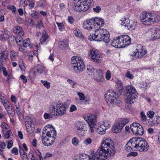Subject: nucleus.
<instances>
[{"label": "nucleus", "instance_id": "obj_7", "mask_svg": "<svg viewBox=\"0 0 160 160\" xmlns=\"http://www.w3.org/2000/svg\"><path fill=\"white\" fill-rule=\"evenodd\" d=\"M125 92L127 94L126 102L128 104H132L134 102L135 99L137 97V93L134 88L131 85L125 87Z\"/></svg>", "mask_w": 160, "mask_h": 160}, {"label": "nucleus", "instance_id": "obj_1", "mask_svg": "<svg viewBox=\"0 0 160 160\" xmlns=\"http://www.w3.org/2000/svg\"><path fill=\"white\" fill-rule=\"evenodd\" d=\"M115 149L112 141L110 139H106L102 142L101 147L96 152H92L91 155L88 156V160H107V154L112 155L115 152Z\"/></svg>", "mask_w": 160, "mask_h": 160}, {"label": "nucleus", "instance_id": "obj_4", "mask_svg": "<svg viewBox=\"0 0 160 160\" xmlns=\"http://www.w3.org/2000/svg\"><path fill=\"white\" fill-rule=\"evenodd\" d=\"M105 101L109 107L112 106L115 103L119 105L121 103L118 95L112 90L107 91L105 95Z\"/></svg>", "mask_w": 160, "mask_h": 160}, {"label": "nucleus", "instance_id": "obj_47", "mask_svg": "<svg viewBox=\"0 0 160 160\" xmlns=\"http://www.w3.org/2000/svg\"><path fill=\"white\" fill-rule=\"evenodd\" d=\"M141 117L143 121H145L147 120V117L145 115L144 112L142 111L140 112Z\"/></svg>", "mask_w": 160, "mask_h": 160}, {"label": "nucleus", "instance_id": "obj_6", "mask_svg": "<svg viewBox=\"0 0 160 160\" xmlns=\"http://www.w3.org/2000/svg\"><path fill=\"white\" fill-rule=\"evenodd\" d=\"M71 64L74 70L77 72H82L85 69V66L83 60L77 56L72 57L71 58Z\"/></svg>", "mask_w": 160, "mask_h": 160}, {"label": "nucleus", "instance_id": "obj_31", "mask_svg": "<svg viewBox=\"0 0 160 160\" xmlns=\"http://www.w3.org/2000/svg\"><path fill=\"white\" fill-rule=\"evenodd\" d=\"M151 126H154L160 123V117L159 116H157L154 118V120H152Z\"/></svg>", "mask_w": 160, "mask_h": 160}, {"label": "nucleus", "instance_id": "obj_36", "mask_svg": "<svg viewBox=\"0 0 160 160\" xmlns=\"http://www.w3.org/2000/svg\"><path fill=\"white\" fill-rule=\"evenodd\" d=\"M27 128V131L28 133H32L34 130V126L31 123V124L28 125V126L26 125Z\"/></svg>", "mask_w": 160, "mask_h": 160}, {"label": "nucleus", "instance_id": "obj_19", "mask_svg": "<svg viewBox=\"0 0 160 160\" xmlns=\"http://www.w3.org/2000/svg\"><path fill=\"white\" fill-rule=\"evenodd\" d=\"M57 132L54 127L51 126L50 128L48 129L46 135L48 138H55L56 137Z\"/></svg>", "mask_w": 160, "mask_h": 160}, {"label": "nucleus", "instance_id": "obj_11", "mask_svg": "<svg viewBox=\"0 0 160 160\" xmlns=\"http://www.w3.org/2000/svg\"><path fill=\"white\" fill-rule=\"evenodd\" d=\"M148 147L147 142L144 139L138 138V151L140 152L146 151L148 149Z\"/></svg>", "mask_w": 160, "mask_h": 160}, {"label": "nucleus", "instance_id": "obj_10", "mask_svg": "<svg viewBox=\"0 0 160 160\" xmlns=\"http://www.w3.org/2000/svg\"><path fill=\"white\" fill-rule=\"evenodd\" d=\"M130 129L133 133L136 136H142L144 133L141 125L137 123H133L130 126Z\"/></svg>", "mask_w": 160, "mask_h": 160}, {"label": "nucleus", "instance_id": "obj_27", "mask_svg": "<svg viewBox=\"0 0 160 160\" xmlns=\"http://www.w3.org/2000/svg\"><path fill=\"white\" fill-rule=\"evenodd\" d=\"M2 103L7 111H9V109L11 108V104L7 100H3L2 101Z\"/></svg>", "mask_w": 160, "mask_h": 160}, {"label": "nucleus", "instance_id": "obj_58", "mask_svg": "<svg viewBox=\"0 0 160 160\" xmlns=\"http://www.w3.org/2000/svg\"><path fill=\"white\" fill-rule=\"evenodd\" d=\"M52 114L50 113V114L45 113L44 114V118L46 119H49L52 118Z\"/></svg>", "mask_w": 160, "mask_h": 160}, {"label": "nucleus", "instance_id": "obj_57", "mask_svg": "<svg viewBox=\"0 0 160 160\" xmlns=\"http://www.w3.org/2000/svg\"><path fill=\"white\" fill-rule=\"evenodd\" d=\"M56 23L60 31H62V30H63L64 28V27L62 24V23H59L58 22H56Z\"/></svg>", "mask_w": 160, "mask_h": 160}, {"label": "nucleus", "instance_id": "obj_20", "mask_svg": "<svg viewBox=\"0 0 160 160\" xmlns=\"http://www.w3.org/2000/svg\"><path fill=\"white\" fill-rule=\"evenodd\" d=\"M85 120L89 125L94 126L96 122V116L94 115H91L88 116L87 118H85Z\"/></svg>", "mask_w": 160, "mask_h": 160}, {"label": "nucleus", "instance_id": "obj_64", "mask_svg": "<svg viewBox=\"0 0 160 160\" xmlns=\"http://www.w3.org/2000/svg\"><path fill=\"white\" fill-rule=\"evenodd\" d=\"M76 110L77 107H76V106L74 105H72L71 106L69 111L70 112H72Z\"/></svg>", "mask_w": 160, "mask_h": 160}, {"label": "nucleus", "instance_id": "obj_21", "mask_svg": "<svg viewBox=\"0 0 160 160\" xmlns=\"http://www.w3.org/2000/svg\"><path fill=\"white\" fill-rule=\"evenodd\" d=\"M121 41L120 40V36L118 38H115L111 43L112 46L117 48H121L122 47Z\"/></svg>", "mask_w": 160, "mask_h": 160}, {"label": "nucleus", "instance_id": "obj_41", "mask_svg": "<svg viewBox=\"0 0 160 160\" xmlns=\"http://www.w3.org/2000/svg\"><path fill=\"white\" fill-rule=\"evenodd\" d=\"M95 71V69L93 68H91L89 66L88 67L87 69V72L88 75H91Z\"/></svg>", "mask_w": 160, "mask_h": 160}, {"label": "nucleus", "instance_id": "obj_17", "mask_svg": "<svg viewBox=\"0 0 160 160\" xmlns=\"http://www.w3.org/2000/svg\"><path fill=\"white\" fill-rule=\"evenodd\" d=\"M120 40L121 41L122 47H125L129 45L131 40L130 37L127 35L120 36Z\"/></svg>", "mask_w": 160, "mask_h": 160}, {"label": "nucleus", "instance_id": "obj_26", "mask_svg": "<svg viewBox=\"0 0 160 160\" xmlns=\"http://www.w3.org/2000/svg\"><path fill=\"white\" fill-rule=\"evenodd\" d=\"M77 129L80 131L83 130L85 127L86 125L83 122H77L76 124Z\"/></svg>", "mask_w": 160, "mask_h": 160}, {"label": "nucleus", "instance_id": "obj_40", "mask_svg": "<svg viewBox=\"0 0 160 160\" xmlns=\"http://www.w3.org/2000/svg\"><path fill=\"white\" fill-rule=\"evenodd\" d=\"M15 40L17 44L18 45H20L21 43L23 42V39L21 36H18L16 37Z\"/></svg>", "mask_w": 160, "mask_h": 160}, {"label": "nucleus", "instance_id": "obj_45", "mask_svg": "<svg viewBox=\"0 0 160 160\" xmlns=\"http://www.w3.org/2000/svg\"><path fill=\"white\" fill-rule=\"evenodd\" d=\"M52 126L51 125L48 124L46 125L44 128L42 132V135H43L44 136H46L45 135V133H47V131H48V129L49 128H50L51 126Z\"/></svg>", "mask_w": 160, "mask_h": 160}, {"label": "nucleus", "instance_id": "obj_42", "mask_svg": "<svg viewBox=\"0 0 160 160\" xmlns=\"http://www.w3.org/2000/svg\"><path fill=\"white\" fill-rule=\"evenodd\" d=\"M25 124L28 126L29 125L31 124V123H32V119L29 117L27 116L25 118Z\"/></svg>", "mask_w": 160, "mask_h": 160}, {"label": "nucleus", "instance_id": "obj_35", "mask_svg": "<svg viewBox=\"0 0 160 160\" xmlns=\"http://www.w3.org/2000/svg\"><path fill=\"white\" fill-rule=\"evenodd\" d=\"M1 127L2 128V131L3 132H6L8 130H10L8 125L4 122L2 123L1 125Z\"/></svg>", "mask_w": 160, "mask_h": 160}, {"label": "nucleus", "instance_id": "obj_43", "mask_svg": "<svg viewBox=\"0 0 160 160\" xmlns=\"http://www.w3.org/2000/svg\"><path fill=\"white\" fill-rule=\"evenodd\" d=\"M74 33L77 37H81L82 36V33L79 30L76 29L73 31Z\"/></svg>", "mask_w": 160, "mask_h": 160}, {"label": "nucleus", "instance_id": "obj_25", "mask_svg": "<svg viewBox=\"0 0 160 160\" xmlns=\"http://www.w3.org/2000/svg\"><path fill=\"white\" fill-rule=\"evenodd\" d=\"M13 32L17 34L23 35L24 34V32L22 29L19 26H16L13 29Z\"/></svg>", "mask_w": 160, "mask_h": 160}, {"label": "nucleus", "instance_id": "obj_12", "mask_svg": "<svg viewBox=\"0 0 160 160\" xmlns=\"http://www.w3.org/2000/svg\"><path fill=\"white\" fill-rule=\"evenodd\" d=\"M138 47V48L136 49V51L131 54V56L136 58H141L146 54V50L143 46L139 45Z\"/></svg>", "mask_w": 160, "mask_h": 160}, {"label": "nucleus", "instance_id": "obj_2", "mask_svg": "<svg viewBox=\"0 0 160 160\" xmlns=\"http://www.w3.org/2000/svg\"><path fill=\"white\" fill-rule=\"evenodd\" d=\"M88 38L90 41H103L106 43L108 42L111 40L109 32L106 29L101 28L96 29L94 34L90 35Z\"/></svg>", "mask_w": 160, "mask_h": 160}, {"label": "nucleus", "instance_id": "obj_61", "mask_svg": "<svg viewBox=\"0 0 160 160\" xmlns=\"http://www.w3.org/2000/svg\"><path fill=\"white\" fill-rule=\"evenodd\" d=\"M106 78L108 80L110 79L111 78L110 72L108 70L107 71L106 73Z\"/></svg>", "mask_w": 160, "mask_h": 160}, {"label": "nucleus", "instance_id": "obj_30", "mask_svg": "<svg viewBox=\"0 0 160 160\" xmlns=\"http://www.w3.org/2000/svg\"><path fill=\"white\" fill-rule=\"evenodd\" d=\"M106 131V128L103 125H101L100 127L97 128L96 132L100 134H103Z\"/></svg>", "mask_w": 160, "mask_h": 160}, {"label": "nucleus", "instance_id": "obj_56", "mask_svg": "<svg viewBox=\"0 0 160 160\" xmlns=\"http://www.w3.org/2000/svg\"><path fill=\"white\" fill-rule=\"evenodd\" d=\"M92 142V140L91 139L89 138H88L84 141L83 143L85 144L86 145H88L91 144Z\"/></svg>", "mask_w": 160, "mask_h": 160}, {"label": "nucleus", "instance_id": "obj_44", "mask_svg": "<svg viewBox=\"0 0 160 160\" xmlns=\"http://www.w3.org/2000/svg\"><path fill=\"white\" fill-rule=\"evenodd\" d=\"M30 40V39L29 38H28L23 41V45L24 47L26 48L29 46L30 42H28V41Z\"/></svg>", "mask_w": 160, "mask_h": 160}, {"label": "nucleus", "instance_id": "obj_63", "mask_svg": "<svg viewBox=\"0 0 160 160\" xmlns=\"http://www.w3.org/2000/svg\"><path fill=\"white\" fill-rule=\"evenodd\" d=\"M18 149L16 148H14L12 149L11 152L15 155H17L18 154Z\"/></svg>", "mask_w": 160, "mask_h": 160}, {"label": "nucleus", "instance_id": "obj_53", "mask_svg": "<svg viewBox=\"0 0 160 160\" xmlns=\"http://www.w3.org/2000/svg\"><path fill=\"white\" fill-rule=\"evenodd\" d=\"M78 143V139L76 137H74L72 139V143L74 145H77Z\"/></svg>", "mask_w": 160, "mask_h": 160}, {"label": "nucleus", "instance_id": "obj_59", "mask_svg": "<svg viewBox=\"0 0 160 160\" xmlns=\"http://www.w3.org/2000/svg\"><path fill=\"white\" fill-rule=\"evenodd\" d=\"M16 112L18 114V116L21 119L23 118L22 115L21 113L20 109L16 110Z\"/></svg>", "mask_w": 160, "mask_h": 160}, {"label": "nucleus", "instance_id": "obj_15", "mask_svg": "<svg viewBox=\"0 0 160 160\" xmlns=\"http://www.w3.org/2000/svg\"><path fill=\"white\" fill-rule=\"evenodd\" d=\"M152 39L153 40L160 38V29L158 28H151Z\"/></svg>", "mask_w": 160, "mask_h": 160}, {"label": "nucleus", "instance_id": "obj_8", "mask_svg": "<svg viewBox=\"0 0 160 160\" xmlns=\"http://www.w3.org/2000/svg\"><path fill=\"white\" fill-rule=\"evenodd\" d=\"M128 120L127 119L121 118L114 124L112 128V131L115 133H119L123 127L128 122Z\"/></svg>", "mask_w": 160, "mask_h": 160}, {"label": "nucleus", "instance_id": "obj_51", "mask_svg": "<svg viewBox=\"0 0 160 160\" xmlns=\"http://www.w3.org/2000/svg\"><path fill=\"white\" fill-rule=\"evenodd\" d=\"M38 13L36 11H33L31 13V15L34 19H37L38 18Z\"/></svg>", "mask_w": 160, "mask_h": 160}, {"label": "nucleus", "instance_id": "obj_34", "mask_svg": "<svg viewBox=\"0 0 160 160\" xmlns=\"http://www.w3.org/2000/svg\"><path fill=\"white\" fill-rule=\"evenodd\" d=\"M137 23V22H130L127 27L130 30H134L136 28Z\"/></svg>", "mask_w": 160, "mask_h": 160}, {"label": "nucleus", "instance_id": "obj_16", "mask_svg": "<svg viewBox=\"0 0 160 160\" xmlns=\"http://www.w3.org/2000/svg\"><path fill=\"white\" fill-rule=\"evenodd\" d=\"M140 19L143 24L146 26L150 24V15L147 12H143L140 16Z\"/></svg>", "mask_w": 160, "mask_h": 160}, {"label": "nucleus", "instance_id": "obj_62", "mask_svg": "<svg viewBox=\"0 0 160 160\" xmlns=\"http://www.w3.org/2000/svg\"><path fill=\"white\" fill-rule=\"evenodd\" d=\"M93 10L95 12L98 13L100 11L101 8L99 6H97L95 8H93Z\"/></svg>", "mask_w": 160, "mask_h": 160}, {"label": "nucleus", "instance_id": "obj_14", "mask_svg": "<svg viewBox=\"0 0 160 160\" xmlns=\"http://www.w3.org/2000/svg\"><path fill=\"white\" fill-rule=\"evenodd\" d=\"M48 70L43 65L38 64L34 68V73L35 74H41L44 73L46 75L47 73Z\"/></svg>", "mask_w": 160, "mask_h": 160}, {"label": "nucleus", "instance_id": "obj_39", "mask_svg": "<svg viewBox=\"0 0 160 160\" xmlns=\"http://www.w3.org/2000/svg\"><path fill=\"white\" fill-rule=\"evenodd\" d=\"M12 133L11 130H8L6 132H3V137L5 139H8L9 138Z\"/></svg>", "mask_w": 160, "mask_h": 160}, {"label": "nucleus", "instance_id": "obj_54", "mask_svg": "<svg viewBox=\"0 0 160 160\" xmlns=\"http://www.w3.org/2000/svg\"><path fill=\"white\" fill-rule=\"evenodd\" d=\"M126 76L130 79H132L133 78V76L132 74H131L129 71H128L125 75Z\"/></svg>", "mask_w": 160, "mask_h": 160}, {"label": "nucleus", "instance_id": "obj_23", "mask_svg": "<svg viewBox=\"0 0 160 160\" xmlns=\"http://www.w3.org/2000/svg\"><path fill=\"white\" fill-rule=\"evenodd\" d=\"M94 77L95 79L98 82H100L102 77V71L100 70H98L96 72V73L94 74Z\"/></svg>", "mask_w": 160, "mask_h": 160}, {"label": "nucleus", "instance_id": "obj_5", "mask_svg": "<svg viewBox=\"0 0 160 160\" xmlns=\"http://www.w3.org/2000/svg\"><path fill=\"white\" fill-rule=\"evenodd\" d=\"M66 105L62 103L56 104L55 106L52 105L49 108L50 112L52 115L60 116L66 113Z\"/></svg>", "mask_w": 160, "mask_h": 160}, {"label": "nucleus", "instance_id": "obj_22", "mask_svg": "<svg viewBox=\"0 0 160 160\" xmlns=\"http://www.w3.org/2000/svg\"><path fill=\"white\" fill-rule=\"evenodd\" d=\"M48 36L45 31H43L41 38L40 39V42L42 44H46L48 42Z\"/></svg>", "mask_w": 160, "mask_h": 160}, {"label": "nucleus", "instance_id": "obj_38", "mask_svg": "<svg viewBox=\"0 0 160 160\" xmlns=\"http://www.w3.org/2000/svg\"><path fill=\"white\" fill-rule=\"evenodd\" d=\"M121 21H122L121 23L122 25H124L125 27H128L129 24V23L130 22V20L128 18H124L123 19L122 18Z\"/></svg>", "mask_w": 160, "mask_h": 160}, {"label": "nucleus", "instance_id": "obj_46", "mask_svg": "<svg viewBox=\"0 0 160 160\" xmlns=\"http://www.w3.org/2000/svg\"><path fill=\"white\" fill-rule=\"evenodd\" d=\"M41 82L43 84V85L47 88H49L50 87V83L46 81L41 80Z\"/></svg>", "mask_w": 160, "mask_h": 160}, {"label": "nucleus", "instance_id": "obj_49", "mask_svg": "<svg viewBox=\"0 0 160 160\" xmlns=\"http://www.w3.org/2000/svg\"><path fill=\"white\" fill-rule=\"evenodd\" d=\"M78 95L79 96V99L80 100H84L85 99L84 94L82 92H78Z\"/></svg>", "mask_w": 160, "mask_h": 160}, {"label": "nucleus", "instance_id": "obj_60", "mask_svg": "<svg viewBox=\"0 0 160 160\" xmlns=\"http://www.w3.org/2000/svg\"><path fill=\"white\" fill-rule=\"evenodd\" d=\"M101 125H103L104 126V128H106V130L108 128L110 127V126L109 122H104Z\"/></svg>", "mask_w": 160, "mask_h": 160}, {"label": "nucleus", "instance_id": "obj_52", "mask_svg": "<svg viewBox=\"0 0 160 160\" xmlns=\"http://www.w3.org/2000/svg\"><path fill=\"white\" fill-rule=\"evenodd\" d=\"M8 144L7 148L8 149H10L12 147L13 145V142L12 140H10L7 141Z\"/></svg>", "mask_w": 160, "mask_h": 160}, {"label": "nucleus", "instance_id": "obj_32", "mask_svg": "<svg viewBox=\"0 0 160 160\" xmlns=\"http://www.w3.org/2000/svg\"><path fill=\"white\" fill-rule=\"evenodd\" d=\"M132 141V144L133 148H135L137 150V147L138 146V138H133L130 140Z\"/></svg>", "mask_w": 160, "mask_h": 160}, {"label": "nucleus", "instance_id": "obj_55", "mask_svg": "<svg viewBox=\"0 0 160 160\" xmlns=\"http://www.w3.org/2000/svg\"><path fill=\"white\" fill-rule=\"evenodd\" d=\"M138 153L137 152H131L127 155V157L133 156L135 157L137 156Z\"/></svg>", "mask_w": 160, "mask_h": 160}, {"label": "nucleus", "instance_id": "obj_24", "mask_svg": "<svg viewBox=\"0 0 160 160\" xmlns=\"http://www.w3.org/2000/svg\"><path fill=\"white\" fill-rule=\"evenodd\" d=\"M8 52L7 51H4L0 52V61L3 62L7 60Z\"/></svg>", "mask_w": 160, "mask_h": 160}, {"label": "nucleus", "instance_id": "obj_3", "mask_svg": "<svg viewBox=\"0 0 160 160\" xmlns=\"http://www.w3.org/2000/svg\"><path fill=\"white\" fill-rule=\"evenodd\" d=\"M104 24L103 19L95 17L84 22L83 27L85 29L92 30V29L98 28L103 26Z\"/></svg>", "mask_w": 160, "mask_h": 160}, {"label": "nucleus", "instance_id": "obj_33", "mask_svg": "<svg viewBox=\"0 0 160 160\" xmlns=\"http://www.w3.org/2000/svg\"><path fill=\"white\" fill-rule=\"evenodd\" d=\"M116 83L118 86L119 92L121 93L123 90V86L122 82L119 80H118L116 81Z\"/></svg>", "mask_w": 160, "mask_h": 160}, {"label": "nucleus", "instance_id": "obj_50", "mask_svg": "<svg viewBox=\"0 0 160 160\" xmlns=\"http://www.w3.org/2000/svg\"><path fill=\"white\" fill-rule=\"evenodd\" d=\"M35 153L38 157L39 158L40 160H43L41 153L38 150H37L35 151Z\"/></svg>", "mask_w": 160, "mask_h": 160}, {"label": "nucleus", "instance_id": "obj_9", "mask_svg": "<svg viewBox=\"0 0 160 160\" xmlns=\"http://www.w3.org/2000/svg\"><path fill=\"white\" fill-rule=\"evenodd\" d=\"M90 5L89 0H84V1L81 2L78 4L75 5L74 10L78 12H84L89 9Z\"/></svg>", "mask_w": 160, "mask_h": 160}, {"label": "nucleus", "instance_id": "obj_13", "mask_svg": "<svg viewBox=\"0 0 160 160\" xmlns=\"http://www.w3.org/2000/svg\"><path fill=\"white\" fill-rule=\"evenodd\" d=\"M91 57L95 62L99 63L101 62V60L100 59L101 55L99 52L95 49L93 48L90 51Z\"/></svg>", "mask_w": 160, "mask_h": 160}, {"label": "nucleus", "instance_id": "obj_28", "mask_svg": "<svg viewBox=\"0 0 160 160\" xmlns=\"http://www.w3.org/2000/svg\"><path fill=\"white\" fill-rule=\"evenodd\" d=\"M19 151L21 158H22V160H27V155L26 154L23 148L20 146H19Z\"/></svg>", "mask_w": 160, "mask_h": 160}, {"label": "nucleus", "instance_id": "obj_18", "mask_svg": "<svg viewBox=\"0 0 160 160\" xmlns=\"http://www.w3.org/2000/svg\"><path fill=\"white\" fill-rule=\"evenodd\" d=\"M55 138H47L43 135L42 136V142L44 145L48 146L52 145L54 141Z\"/></svg>", "mask_w": 160, "mask_h": 160}, {"label": "nucleus", "instance_id": "obj_48", "mask_svg": "<svg viewBox=\"0 0 160 160\" xmlns=\"http://www.w3.org/2000/svg\"><path fill=\"white\" fill-rule=\"evenodd\" d=\"M7 76H8V77L6 79V81L8 84H9L11 82V79L13 78V76L10 73L8 74Z\"/></svg>", "mask_w": 160, "mask_h": 160}, {"label": "nucleus", "instance_id": "obj_29", "mask_svg": "<svg viewBox=\"0 0 160 160\" xmlns=\"http://www.w3.org/2000/svg\"><path fill=\"white\" fill-rule=\"evenodd\" d=\"M159 21L158 16L155 14L151 12V22H158Z\"/></svg>", "mask_w": 160, "mask_h": 160}, {"label": "nucleus", "instance_id": "obj_37", "mask_svg": "<svg viewBox=\"0 0 160 160\" xmlns=\"http://www.w3.org/2000/svg\"><path fill=\"white\" fill-rule=\"evenodd\" d=\"M10 54L11 60L12 61L15 60L18 56V53L14 51H11Z\"/></svg>", "mask_w": 160, "mask_h": 160}]
</instances>
